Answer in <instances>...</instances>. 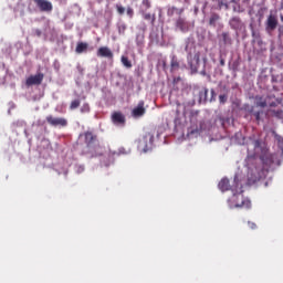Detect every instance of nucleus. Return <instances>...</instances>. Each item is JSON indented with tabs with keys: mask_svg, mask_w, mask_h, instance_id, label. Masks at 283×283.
Masks as SVG:
<instances>
[{
	"mask_svg": "<svg viewBox=\"0 0 283 283\" xmlns=\"http://www.w3.org/2000/svg\"><path fill=\"white\" fill-rule=\"evenodd\" d=\"M189 67L191 72H198V67H200V52L195 53L191 61H189Z\"/></svg>",
	"mask_w": 283,
	"mask_h": 283,
	"instance_id": "obj_7",
	"label": "nucleus"
},
{
	"mask_svg": "<svg viewBox=\"0 0 283 283\" xmlns=\"http://www.w3.org/2000/svg\"><path fill=\"white\" fill-rule=\"evenodd\" d=\"M112 120L115 125H125V115L120 112H115L112 115Z\"/></svg>",
	"mask_w": 283,
	"mask_h": 283,
	"instance_id": "obj_11",
	"label": "nucleus"
},
{
	"mask_svg": "<svg viewBox=\"0 0 283 283\" xmlns=\"http://www.w3.org/2000/svg\"><path fill=\"white\" fill-rule=\"evenodd\" d=\"M275 105H276L275 102L270 103V107H275Z\"/></svg>",
	"mask_w": 283,
	"mask_h": 283,
	"instance_id": "obj_36",
	"label": "nucleus"
},
{
	"mask_svg": "<svg viewBox=\"0 0 283 283\" xmlns=\"http://www.w3.org/2000/svg\"><path fill=\"white\" fill-rule=\"evenodd\" d=\"M248 227H249L250 229H252V230L258 229V224H255V222H251V221L248 222Z\"/></svg>",
	"mask_w": 283,
	"mask_h": 283,
	"instance_id": "obj_32",
	"label": "nucleus"
},
{
	"mask_svg": "<svg viewBox=\"0 0 283 283\" xmlns=\"http://www.w3.org/2000/svg\"><path fill=\"white\" fill-rule=\"evenodd\" d=\"M125 30H127V25L126 24H119L118 25V33L119 34H125Z\"/></svg>",
	"mask_w": 283,
	"mask_h": 283,
	"instance_id": "obj_29",
	"label": "nucleus"
},
{
	"mask_svg": "<svg viewBox=\"0 0 283 283\" xmlns=\"http://www.w3.org/2000/svg\"><path fill=\"white\" fill-rule=\"evenodd\" d=\"M81 107V99H74L71 102L70 109H78Z\"/></svg>",
	"mask_w": 283,
	"mask_h": 283,
	"instance_id": "obj_24",
	"label": "nucleus"
},
{
	"mask_svg": "<svg viewBox=\"0 0 283 283\" xmlns=\"http://www.w3.org/2000/svg\"><path fill=\"white\" fill-rule=\"evenodd\" d=\"M46 123L52 127H67V119L63 117H54L52 115L46 116Z\"/></svg>",
	"mask_w": 283,
	"mask_h": 283,
	"instance_id": "obj_4",
	"label": "nucleus"
},
{
	"mask_svg": "<svg viewBox=\"0 0 283 283\" xmlns=\"http://www.w3.org/2000/svg\"><path fill=\"white\" fill-rule=\"evenodd\" d=\"M34 34L35 36H41L42 32L40 29H35Z\"/></svg>",
	"mask_w": 283,
	"mask_h": 283,
	"instance_id": "obj_34",
	"label": "nucleus"
},
{
	"mask_svg": "<svg viewBox=\"0 0 283 283\" xmlns=\"http://www.w3.org/2000/svg\"><path fill=\"white\" fill-rule=\"evenodd\" d=\"M40 12H52L54 6L50 0H33Z\"/></svg>",
	"mask_w": 283,
	"mask_h": 283,
	"instance_id": "obj_3",
	"label": "nucleus"
},
{
	"mask_svg": "<svg viewBox=\"0 0 283 283\" xmlns=\"http://www.w3.org/2000/svg\"><path fill=\"white\" fill-rule=\"evenodd\" d=\"M218 21H220V15L218 13H212L209 19V25L216 28Z\"/></svg>",
	"mask_w": 283,
	"mask_h": 283,
	"instance_id": "obj_17",
	"label": "nucleus"
},
{
	"mask_svg": "<svg viewBox=\"0 0 283 283\" xmlns=\"http://www.w3.org/2000/svg\"><path fill=\"white\" fill-rule=\"evenodd\" d=\"M229 25L232 30H242V28H244V23H242V20L239 17L231 18Z\"/></svg>",
	"mask_w": 283,
	"mask_h": 283,
	"instance_id": "obj_10",
	"label": "nucleus"
},
{
	"mask_svg": "<svg viewBox=\"0 0 283 283\" xmlns=\"http://www.w3.org/2000/svg\"><path fill=\"white\" fill-rule=\"evenodd\" d=\"M139 12H140L142 17L145 21H149L150 25H155V23H156V13H153V14L147 13V11H145V10H140Z\"/></svg>",
	"mask_w": 283,
	"mask_h": 283,
	"instance_id": "obj_14",
	"label": "nucleus"
},
{
	"mask_svg": "<svg viewBox=\"0 0 283 283\" xmlns=\"http://www.w3.org/2000/svg\"><path fill=\"white\" fill-rule=\"evenodd\" d=\"M44 76L45 75H43V73L30 75L25 81L27 87H32V85H41L43 83Z\"/></svg>",
	"mask_w": 283,
	"mask_h": 283,
	"instance_id": "obj_5",
	"label": "nucleus"
},
{
	"mask_svg": "<svg viewBox=\"0 0 283 283\" xmlns=\"http://www.w3.org/2000/svg\"><path fill=\"white\" fill-rule=\"evenodd\" d=\"M126 14L129 17V19L134 18V9L132 7H127Z\"/></svg>",
	"mask_w": 283,
	"mask_h": 283,
	"instance_id": "obj_27",
	"label": "nucleus"
},
{
	"mask_svg": "<svg viewBox=\"0 0 283 283\" xmlns=\"http://www.w3.org/2000/svg\"><path fill=\"white\" fill-rule=\"evenodd\" d=\"M218 187H219L220 191H229V189H231V184L229 182L228 178H223L220 180Z\"/></svg>",
	"mask_w": 283,
	"mask_h": 283,
	"instance_id": "obj_16",
	"label": "nucleus"
},
{
	"mask_svg": "<svg viewBox=\"0 0 283 283\" xmlns=\"http://www.w3.org/2000/svg\"><path fill=\"white\" fill-rule=\"evenodd\" d=\"M261 114H264V112L263 111H258V112L253 113V116H254L256 123H260V120H262Z\"/></svg>",
	"mask_w": 283,
	"mask_h": 283,
	"instance_id": "obj_26",
	"label": "nucleus"
},
{
	"mask_svg": "<svg viewBox=\"0 0 283 283\" xmlns=\"http://www.w3.org/2000/svg\"><path fill=\"white\" fill-rule=\"evenodd\" d=\"M282 9H283V4H282Z\"/></svg>",
	"mask_w": 283,
	"mask_h": 283,
	"instance_id": "obj_40",
	"label": "nucleus"
},
{
	"mask_svg": "<svg viewBox=\"0 0 283 283\" xmlns=\"http://www.w3.org/2000/svg\"><path fill=\"white\" fill-rule=\"evenodd\" d=\"M176 28H179L181 32H189V24L184 18H178L176 21Z\"/></svg>",
	"mask_w": 283,
	"mask_h": 283,
	"instance_id": "obj_15",
	"label": "nucleus"
},
{
	"mask_svg": "<svg viewBox=\"0 0 283 283\" xmlns=\"http://www.w3.org/2000/svg\"><path fill=\"white\" fill-rule=\"evenodd\" d=\"M271 113H272V116H274V118H279V120H283L282 109H272Z\"/></svg>",
	"mask_w": 283,
	"mask_h": 283,
	"instance_id": "obj_22",
	"label": "nucleus"
},
{
	"mask_svg": "<svg viewBox=\"0 0 283 283\" xmlns=\"http://www.w3.org/2000/svg\"><path fill=\"white\" fill-rule=\"evenodd\" d=\"M172 12H178V14H182V12H185V10L184 9L178 10V8L172 7Z\"/></svg>",
	"mask_w": 283,
	"mask_h": 283,
	"instance_id": "obj_33",
	"label": "nucleus"
},
{
	"mask_svg": "<svg viewBox=\"0 0 283 283\" xmlns=\"http://www.w3.org/2000/svg\"><path fill=\"white\" fill-rule=\"evenodd\" d=\"M220 65H224V60H220Z\"/></svg>",
	"mask_w": 283,
	"mask_h": 283,
	"instance_id": "obj_38",
	"label": "nucleus"
},
{
	"mask_svg": "<svg viewBox=\"0 0 283 283\" xmlns=\"http://www.w3.org/2000/svg\"><path fill=\"white\" fill-rule=\"evenodd\" d=\"M154 145V134L146 133L137 144V149L143 151L144 154H147V151L151 150V147Z\"/></svg>",
	"mask_w": 283,
	"mask_h": 283,
	"instance_id": "obj_2",
	"label": "nucleus"
},
{
	"mask_svg": "<svg viewBox=\"0 0 283 283\" xmlns=\"http://www.w3.org/2000/svg\"><path fill=\"white\" fill-rule=\"evenodd\" d=\"M119 154H127V150H125V148H119Z\"/></svg>",
	"mask_w": 283,
	"mask_h": 283,
	"instance_id": "obj_35",
	"label": "nucleus"
},
{
	"mask_svg": "<svg viewBox=\"0 0 283 283\" xmlns=\"http://www.w3.org/2000/svg\"><path fill=\"white\" fill-rule=\"evenodd\" d=\"M277 28V18L273 14H270L266 20V30L268 32H273Z\"/></svg>",
	"mask_w": 283,
	"mask_h": 283,
	"instance_id": "obj_8",
	"label": "nucleus"
},
{
	"mask_svg": "<svg viewBox=\"0 0 283 283\" xmlns=\"http://www.w3.org/2000/svg\"><path fill=\"white\" fill-rule=\"evenodd\" d=\"M142 6H143L142 10H145V12H147L149 10V8H151V1L143 0Z\"/></svg>",
	"mask_w": 283,
	"mask_h": 283,
	"instance_id": "obj_25",
	"label": "nucleus"
},
{
	"mask_svg": "<svg viewBox=\"0 0 283 283\" xmlns=\"http://www.w3.org/2000/svg\"><path fill=\"white\" fill-rule=\"evenodd\" d=\"M231 207L235 209H251V200L244 197L242 192L234 193L230 199Z\"/></svg>",
	"mask_w": 283,
	"mask_h": 283,
	"instance_id": "obj_1",
	"label": "nucleus"
},
{
	"mask_svg": "<svg viewBox=\"0 0 283 283\" xmlns=\"http://www.w3.org/2000/svg\"><path fill=\"white\" fill-rule=\"evenodd\" d=\"M81 112L82 114L90 113V104H83V106L81 107Z\"/></svg>",
	"mask_w": 283,
	"mask_h": 283,
	"instance_id": "obj_28",
	"label": "nucleus"
},
{
	"mask_svg": "<svg viewBox=\"0 0 283 283\" xmlns=\"http://www.w3.org/2000/svg\"><path fill=\"white\" fill-rule=\"evenodd\" d=\"M208 94H209V90L208 88H203L202 91H200L199 92L200 101H207Z\"/></svg>",
	"mask_w": 283,
	"mask_h": 283,
	"instance_id": "obj_23",
	"label": "nucleus"
},
{
	"mask_svg": "<svg viewBox=\"0 0 283 283\" xmlns=\"http://www.w3.org/2000/svg\"><path fill=\"white\" fill-rule=\"evenodd\" d=\"M146 112H147V108H145V101H139L137 106L133 108L132 116L134 118H140L145 116Z\"/></svg>",
	"mask_w": 283,
	"mask_h": 283,
	"instance_id": "obj_6",
	"label": "nucleus"
},
{
	"mask_svg": "<svg viewBox=\"0 0 283 283\" xmlns=\"http://www.w3.org/2000/svg\"><path fill=\"white\" fill-rule=\"evenodd\" d=\"M116 10H117L118 14H120V15L125 14V9L123 6L116 4Z\"/></svg>",
	"mask_w": 283,
	"mask_h": 283,
	"instance_id": "obj_30",
	"label": "nucleus"
},
{
	"mask_svg": "<svg viewBox=\"0 0 283 283\" xmlns=\"http://www.w3.org/2000/svg\"><path fill=\"white\" fill-rule=\"evenodd\" d=\"M221 36H222V41H223L224 45H231L232 40H231V35H229V33L223 32L221 34Z\"/></svg>",
	"mask_w": 283,
	"mask_h": 283,
	"instance_id": "obj_20",
	"label": "nucleus"
},
{
	"mask_svg": "<svg viewBox=\"0 0 283 283\" xmlns=\"http://www.w3.org/2000/svg\"><path fill=\"white\" fill-rule=\"evenodd\" d=\"M96 138H97L96 135H94V133L92 132L84 133V140L87 147H92V145L96 143Z\"/></svg>",
	"mask_w": 283,
	"mask_h": 283,
	"instance_id": "obj_13",
	"label": "nucleus"
},
{
	"mask_svg": "<svg viewBox=\"0 0 283 283\" xmlns=\"http://www.w3.org/2000/svg\"><path fill=\"white\" fill-rule=\"evenodd\" d=\"M254 104L255 107H261V109H264V107L269 106V102L266 101V97L256 95L254 97Z\"/></svg>",
	"mask_w": 283,
	"mask_h": 283,
	"instance_id": "obj_12",
	"label": "nucleus"
},
{
	"mask_svg": "<svg viewBox=\"0 0 283 283\" xmlns=\"http://www.w3.org/2000/svg\"><path fill=\"white\" fill-rule=\"evenodd\" d=\"M86 50H87V43L85 42H78L75 49L77 54H83V52H85Z\"/></svg>",
	"mask_w": 283,
	"mask_h": 283,
	"instance_id": "obj_18",
	"label": "nucleus"
},
{
	"mask_svg": "<svg viewBox=\"0 0 283 283\" xmlns=\"http://www.w3.org/2000/svg\"><path fill=\"white\" fill-rule=\"evenodd\" d=\"M181 78L180 77H177L174 80V83H178V81H180Z\"/></svg>",
	"mask_w": 283,
	"mask_h": 283,
	"instance_id": "obj_37",
	"label": "nucleus"
},
{
	"mask_svg": "<svg viewBox=\"0 0 283 283\" xmlns=\"http://www.w3.org/2000/svg\"><path fill=\"white\" fill-rule=\"evenodd\" d=\"M170 70L171 72H176V70H180V62L176 57H172L170 62Z\"/></svg>",
	"mask_w": 283,
	"mask_h": 283,
	"instance_id": "obj_19",
	"label": "nucleus"
},
{
	"mask_svg": "<svg viewBox=\"0 0 283 283\" xmlns=\"http://www.w3.org/2000/svg\"><path fill=\"white\" fill-rule=\"evenodd\" d=\"M211 94H212V96L216 94V91H213V90H211Z\"/></svg>",
	"mask_w": 283,
	"mask_h": 283,
	"instance_id": "obj_39",
	"label": "nucleus"
},
{
	"mask_svg": "<svg viewBox=\"0 0 283 283\" xmlns=\"http://www.w3.org/2000/svg\"><path fill=\"white\" fill-rule=\"evenodd\" d=\"M120 61H122V65H124V67H127L128 70H130L132 61H129V57L123 55Z\"/></svg>",
	"mask_w": 283,
	"mask_h": 283,
	"instance_id": "obj_21",
	"label": "nucleus"
},
{
	"mask_svg": "<svg viewBox=\"0 0 283 283\" xmlns=\"http://www.w3.org/2000/svg\"><path fill=\"white\" fill-rule=\"evenodd\" d=\"M97 56L104 57V59H114V53L112 50L107 46H102L97 50Z\"/></svg>",
	"mask_w": 283,
	"mask_h": 283,
	"instance_id": "obj_9",
	"label": "nucleus"
},
{
	"mask_svg": "<svg viewBox=\"0 0 283 283\" xmlns=\"http://www.w3.org/2000/svg\"><path fill=\"white\" fill-rule=\"evenodd\" d=\"M227 95H219V103H221L222 105H224V103H227Z\"/></svg>",
	"mask_w": 283,
	"mask_h": 283,
	"instance_id": "obj_31",
	"label": "nucleus"
}]
</instances>
